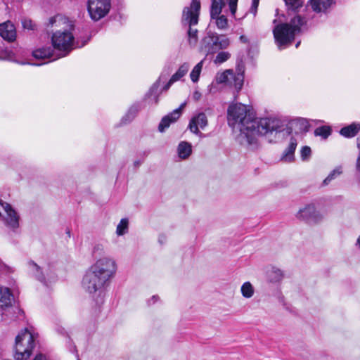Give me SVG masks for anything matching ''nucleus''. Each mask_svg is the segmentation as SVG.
I'll return each mask as SVG.
<instances>
[{"label":"nucleus","mask_w":360,"mask_h":360,"mask_svg":"<svg viewBox=\"0 0 360 360\" xmlns=\"http://www.w3.org/2000/svg\"><path fill=\"white\" fill-rule=\"evenodd\" d=\"M276 22H277V20H274L273 21V22H274V23H276Z\"/></svg>","instance_id":"60"},{"label":"nucleus","mask_w":360,"mask_h":360,"mask_svg":"<svg viewBox=\"0 0 360 360\" xmlns=\"http://www.w3.org/2000/svg\"><path fill=\"white\" fill-rule=\"evenodd\" d=\"M283 278V271L276 267H273L271 271L269 273V279L271 283H277L282 280Z\"/></svg>","instance_id":"25"},{"label":"nucleus","mask_w":360,"mask_h":360,"mask_svg":"<svg viewBox=\"0 0 360 360\" xmlns=\"http://www.w3.org/2000/svg\"><path fill=\"white\" fill-rule=\"evenodd\" d=\"M111 0H88L87 11L94 21H98L110 12Z\"/></svg>","instance_id":"7"},{"label":"nucleus","mask_w":360,"mask_h":360,"mask_svg":"<svg viewBox=\"0 0 360 360\" xmlns=\"http://www.w3.org/2000/svg\"><path fill=\"white\" fill-rule=\"evenodd\" d=\"M142 162L140 160H136L134 162V165L135 167H138L141 165Z\"/></svg>","instance_id":"49"},{"label":"nucleus","mask_w":360,"mask_h":360,"mask_svg":"<svg viewBox=\"0 0 360 360\" xmlns=\"http://www.w3.org/2000/svg\"><path fill=\"white\" fill-rule=\"evenodd\" d=\"M189 65L188 63H184L181 65L178 70L171 77V82H175L183 77L188 72Z\"/></svg>","instance_id":"23"},{"label":"nucleus","mask_w":360,"mask_h":360,"mask_svg":"<svg viewBox=\"0 0 360 360\" xmlns=\"http://www.w3.org/2000/svg\"><path fill=\"white\" fill-rule=\"evenodd\" d=\"M200 96H201V94H200V92H198V91L194 92V94H193V98L195 100H198Z\"/></svg>","instance_id":"44"},{"label":"nucleus","mask_w":360,"mask_h":360,"mask_svg":"<svg viewBox=\"0 0 360 360\" xmlns=\"http://www.w3.org/2000/svg\"><path fill=\"white\" fill-rule=\"evenodd\" d=\"M149 153H150V150H146L143 153V155L146 157V156L148 155Z\"/></svg>","instance_id":"53"},{"label":"nucleus","mask_w":360,"mask_h":360,"mask_svg":"<svg viewBox=\"0 0 360 360\" xmlns=\"http://www.w3.org/2000/svg\"><path fill=\"white\" fill-rule=\"evenodd\" d=\"M241 293L244 297L250 298L254 294V289L250 282H245L241 286Z\"/></svg>","instance_id":"31"},{"label":"nucleus","mask_w":360,"mask_h":360,"mask_svg":"<svg viewBox=\"0 0 360 360\" xmlns=\"http://www.w3.org/2000/svg\"><path fill=\"white\" fill-rule=\"evenodd\" d=\"M14 296L8 288H0V307L4 309L12 305Z\"/></svg>","instance_id":"14"},{"label":"nucleus","mask_w":360,"mask_h":360,"mask_svg":"<svg viewBox=\"0 0 360 360\" xmlns=\"http://www.w3.org/2000/svg\"><path fill=\"white\" fill-rule=\"evenodd\" d=\"M291 124H295L299 131H307L308 130L309 124L307 120L304 118H296L291 120Z\"/></svg>","instance_id":"27"},{"label":"nucleus","mask_w":360,"mask_h":360,"mask_svg":"<svg viewBox=\"0 0 360 360\" xmlns=\"http://www.w3.org/2000/svg\"><path fill=\"white\" fill-rule=\"evenodd\" d=\"M233 75L232 70H226L221 74L217 75V82L219 84L228 83L231 84V77Z\"/></svg>","instance_id":"26"},{"label":"nucleus","mask_w":360,"mask_h":360,"mask_svg":"<svg viewBox=\"0 0 360 360\" xmlns=\"http://www.w3.org/2000/svg\"><path fill=\"white\" fill-rule=\"evenodd\" d=\"M129 221L127 218H123L120 220L117 226L116 233L118 236H123L128 231Z\"/></svg>","instance_id":"28"},{"label":"nucleus","mask_w":360,"mask_h":360,"mask_svg":"<svg viewBox=\"0 0 360 360\" xmlns=\"http://www.w3.org/2000/svg\"><path fill=\"white\" fill-rule=\"evenodd\" d=\"M230 45V40L226 35L208 32L201 42L200 51L207 54H213L220 49H226Z\"/></svg>","instance_id":"6"},{"label":"nucleus","mask_w":360,"mask_h":360,"mask_svg":"<svg viewBox=\"0 0 360 360\" xmlns=\"http://www.w3.org/2000/svg\"><path fill=\"white\" fill-rule=\"evenodd\" d=\"M53 55V50L51 46L42 47L32 51V56L36 59L51 58Z\"/></svg>","instance_id":"18"},{"label":"nucleus","mask_w":360,"mask_h":360,"mask_svg":"<svg viewBox=\"0 0 360 360\" xmlns=\"http://www.w3.org/2000/svg\"><path fill=\"white\" fill-rule=\"evenodd\" d=\"M117 271L115 262L108 257L98 259L86 271L82 281V287L89 294L98 293L95 299L97 305L104 302V290L110 284Z\"/></svg>","instance_id":"2"},{"label":"nucleus","mask_w":360,"mask_h":360,"mask_svg":"<svg viewBox=\"0 0 360 360\" xmlns=\"http://www.w3.org/2000/svg\"><path fill=\"white\" fill-rule=\"evenodd\" d=\"M296 127H295V124H291V121H290L288 122V124H287V127H286V131H287V133L288 134H290L292 133V131L294 129H295Z\"/></svg>","instance_id":"40"},{"label":"nucleus","mask_w":360,"mask_h":360,"mask_svg":"<svg viewBox=\"0 0 360 360\" xmlns=\"http://www.w3.org/2000/svg\"><path fill=\"white\" fill-rule=\"evenodd\" d=\"M89 40H90V37H89V38L87 39V40H86V41H85L82 44V46L85 45V44L88 42V41H89Z\"/></svg>","instance_id":"56"},{"label":"nucleus","mask_w":360,"mask_h":360,"mask_svg":"<svg viewBox=\"0 0 360 360\" xmlns=\"http://www.w3.org/2000/svg\"><path fill=\"white\" fill-rule=\"evenodd\" d=\"M100 250V245H98L94 247V252H95L96 250Z\"/></svg>","instance_id":"54"},{"label":"nucleus","mask_w":360,"mask_h":360,"mask_svg":"<svg viewBox=\"0 0 360 360\" xmlns=\"http://www.w3.org/2000/svg\"><path fill=\"white\" fill-rule=\"evenodd\" d=\"M225 6L224 0H212L210 8V18L214 19L221 13L223 7Z\"/></svg>","instance_id":"19"},{"label":"nucleus","mask_w":360,"mask_h":360,"mask_svg":"<svg viewBox=\"0 0 360 360\" xmlns=\"http://www.w3.org/2000/svg\"><path fill=\"white\" fill-rule=\"evenodd\" d=\"M30 264L35 266L37 271H41V267L39 265H37L34 262L31 261Z\"/></svg>","instance_id":"46"},{"label":"nucleus","mask_w":360,"mask_h":360,"mask_svg":"<svg viewBox=\"0 0 360 360\" xmlns=\"http://www.w3.org/2000/svg\"><path fill=\"white\" fill-rule=\"evenodd\" d=\"M360 131V123L353 122L349 125L342 127L340 130V134L345 138H353Z\"/></svg>","instance_id":"16"},{"label":"nucleus","mask_w":360,"mask_h":360,"mask_svg":"<svg viewBox=\"0 0 360 360\" xmlns=\"http://www.w3.org/2000/svg\"><path fill=\"white\" fill-rule=\"evenodd\" d=\"M158 88V84H157V83H155L152 86V87L150 89V92L153 93L155 90H157Z\"/></svg>","instance_id":"45"},{"label":"nucleus","mask_w":360,"mask_h":360,"mask_svg":"<svg viewBox=\"0 0 360 360\" xmlns=\"http://www.w3.org/2000/svg\"><path fill=\"white\" fill-rule=\"evenodd\" d=\"M230 57L231 53L229 52L221 51L217 53L214 61L216 64H221L229 60Z\"/></svg>","instance_id":"33"},{"label":"nucleus","mask_w":360,"mask_h":360,"mask_svg":"<svg viewBox=\"0 0 360 360\" xmlns=\"http://www.w3.org/2000/svg\"><path fill=\"white\" fill-rule=\"evenodd\" d=\"M160 299L158 295H153L151 297V300H153V302L155 303Z\"/></svg>","instance_id":"48"},{"label":"nucleus","mask_w":360,"mask_h":360,"mask_svg":"<svg viewBox=\"0 0 360 360\" xmlns=\"http://www.w3.org/2000/svg\"><path fill=\"white\" fill-rule=\"evenodd\" d=\"M331 133L332 129L330 127L326 125L319 127L314 130V135L321 136L323 139H328Z\"/></svg>","instance_id":"24"},{"label":"nucleus","mask_w":360,"mask_h":360,"mask_svg":"<svg viewBox=\"0 0 360 360\" xmlns=\"http://www.w3.org/2000/svg\"><path fill=\"white\" fill-rule=\"evenodd\" d=\"M287 8L288 15H294L289 22L279 23L274 27L273 34L275 42L280 49L290 46L295 35L300 33L301 27L306 24L305 18L298 15L303 6V0H283Z\"/></svg>","instance_id":"3"},{"label":"nucleus","mask_w":360,"mask_h":360,"mask_svg":"<svg viewBox=\"0 0 360 360\" xmlns=\"http://www.w3.org/2000/svg\"><path fill=\"white\" fill-rule=\"evenodd\" d=\"M231 86L233 85L237 93H238L243 88L244 82L243 72H238L237 74L233 72V75L231 77Z\"/></svg>","instance_id":"21"},{"label":"nucleus","mask_w":360,"mask_h":360,"mask_svg":"<svg viewBox=\"0 0 360 360\" xmlns=\"http://www.w3.org/2000/svg\"><path fill=\"white\" fill-rule=\"evenodd\" d=\"M301 158L302 160H307L309 158L311 154V150L309 146H303L300 151Z\"/></svg>","instance_id":"34"},{"label":"nucleus","mask_w":360,"mask_h":360,"mask_svg":"<svg viewBox=\"0 0 360 360\" xmlns=\"http://www.w3.org/2000/svg\"><path fill=\"white\" fill-rule=\"evenodd\" d=\"M73 41L74 36L68 30L56 31L51 37L53 47L58 51H70Z\"/></svg>","instance_id":"8"},{"label":"nucleus","mask_w":360,"mask_h":360,"mask_svg":"<svg viewBox=\"0 0 360 360\" xmlns=\"http://www.w3.org/2000/svg\"><path fill=\"white\" fill-rule=\"evenodd\" d=\"M357 148L359 150V155L356 162V169L359 173V184H360V142L357 143Z\"/></svg>","instance_id":"38"},{"label":"nucleus","mask_w":360,"mask_h":360,"mask_svg":"<svg viewBox=\"0 0 360 360\" xmlns=\"http://www.w3.org/2000/svg\"><path fill=\"white\" fill-rule=\"evenodd\" d=\"M37 278L40 281H44L45 280V277L42 274H41V275H39Z\"/></svg>","instance_id":"50"},{"label":"nucleus","mask_w":360,"mask_h":360,"mask_svg":"<svg viewBox=\"0 0 360 360\" xmlns=\"http://www.w3.org/2000/svg\"><path fill=\"white\" fill-rule=\"evenodd\" d=\"M300 44V41H298L296 44H295V46L297 48Z\"/></svg>","instance_id":"57"},{"label":"nucleus","mask_w":360,"mask_h":360,"mask_svg":"<svg viewBox=\"0 0 360 360\" xmlns=\"http://www.w3.org/2000/svg\"><path fill=\"white\" fill-rule=\"evenodd\" d=\"M213 20H215V24L218 29L226 30L229 27V22L226 16L219 15Z\"/></svg>","instance_id":"29"},{"label":"nucleus","mask_w":360,"mask_h":360,"mask_svg":"<svg viewBox=\"0 0 360 360\" xmlns=\"http://www.w3.org/2000/svg\"><path fill=\"white\" fill-rule=\"evenodd\" d=\"M202 68V61L198 63L192 70L190 77L192 82H197L199 79L200 75Z\"/></svg>","instance_id":"32"},{"label":"nucleus","mask_w":360,"mask_h":360,"mask_svg":"<svg viewBox=\"0 0 360 360\" xmlns=\"http://www.w3.org/2000/svg\"><path fill=\"white\" fill-rule=\"evenodd\" d=\"M35 347L33 335L27 328L22 329L15 337L14 358L15 360H27Z\"/></svg>","instance_id":"4"},{"label":"nucleus","mask_w":360,"mask_h":360,"mask_svg":"<svg viewBox=\"0 0 360 360\" xmlns=\"http://www.w3.org/2000/svg\"><path fill=\"white\" fill-rule=\"evenodd\" d=\"M6 225L12 229H15L19 226V216L15 211H11V213L7 214L5 219Z\"/></svg>","instance_id":"22"},{"label":"nucleus","mask_w":360,"mask_h":360,"mask_svg":"<svg viewBox=\"0 0 360 360\" xmlns=\"http://www.w3.org/2000/svg\"><path fill=\"white\" fill-rule=\"evenodd\" d=\"M174 82H171V79L169 80L167 84L164 86V89L167 90L169 88V86L173 84Z\"/></svg>","instance_id":"47"},{"label":"nucleus","mask_w":360,"mask_h":360,"mask_svg":"<svg viewBox=\"0 0 360 360\" xmlns=\"http://www.w3.org/2000/svg\"><path fill=\"white\" fill-rule=\"evenodd\" d=\"M239 39L243 44H247V43L249 42V40H248V37L246 36H245V35H241L239 37Z\"/></svg>","instance_id":"43"},{"label":"nucleus","mask_w":360,"mask_h":360,"mask_svg":"<svg viewBox=\"0 0 360 360\" xmlns=\"http://www.w3.org/2000/svg\"><path fill=\"white\" fill-rule=\"evenodd\" d=\"M22 25L23 28L34 30L35 25L30 19L25 18L22 20Z\"/></svg>","instance_id":"36"},{"label":"nucleus","mask_w":360,"mask_h":360,"mask_svg":"<svg viewBox=\"0 0 360 360\" xmlns=\"http://www.w3.org/2000/svg\"><path fill=\"white\" fill-rule=\"evenodd\" d=\"M207 117L204 112H199L195 116L193 117L189 122L188 128L191 132L196 135H201L198 127L204 129L207 125Z\"/></svg>","instance_id":"11"},{"label":"nucleus","mask_w":360,"mask_h":360,"mask_svg":"<svg viewBox=\"0 0 360 360\" xmlns=\"http://www.w3.org/2000/svg\"><path fill=\"white\" fill-rule=\"evenodd\" d=\"M4 205H5L4 206V208L7 214L11 213V211H15V210L13 209L12 206L10 204L4 202Z\"/></svg>","instance_id":"41"},{"label":"nucleus","mask_w":360,"mask_h":360,"mask_svg":"<svg viewBox=\"0 0 360 360\" xmlns=\"http://www.w3.org/2000/svg\"><path fill=\"white\" fill-rule=\"evenodd\" d=\"M356 246L360 249V236H359V238H357L356 240Z\"/></svg>","instance_id":"51"},{"label":"nucleus","mask_w":360,"mask_h":360,"mask_svg":"<svg viewBox=\"0 0 360 360\" xmlns=\"http://www.w3.org/2000/svg\"><path fill=\"white\" fill-rule=\"evenodd\" d=\"M200 11V0H192L189 7H185L183 11L182 22H186L188 25L187 31L188 42L191 45H196L198 42L197 29L192 28V25H195L198 22Z\"/></svg>","instance_id":"5"},{"label":"nucleus","mask_w":360,"mask_h":360,"mask_svg":"<svg viewBox=\"0 0 360 360\" xmlns=\"http://www.w3.org/2000/svg\"><path fill=\"white\" fill-rule=\"evenodd\" d=\"M0 36L8 42H13L16 39V30L14 24L10 20L0 24Z\"/></svg>","instance_id":"12"},{"label":"nucleus","mask_w":360,"mask_h":360,"mask_svg":"<svg viewBox=\"0 0 360 360\" xmlns=\"http://www.w3.org/2000/svg\"><path fill=\"white\" fill-rule=\"evenodd\" d=\"M68 347L70 350V352L75 354L77 358V360H79V354H78V351L77 349V347L76 345H75L73 340H72V338H70V336H68Z\"/></svg>","instance_id":"35"},{"label":"nucleus","mask_w":360,"mask_h":360,"mask_svg":"<svg viewBox=\"0 0 360 360\" xmlns=\"http://www.w3.org/2000/svg\"><path fill=\"white\" fill-rule=\"evenodd\" d=\"M297 145V139L291 137L288 148L283 151L281 160L291 162L295 160V151Z\"/></svg>","instance_id":"13"},{"label":"nucleus","mask_w":360,"mask_h":360,"mask_svg":"<svg viewBox=\"0 0 360 360\" xmlns=\"http://www.w3.org/2000/svg\"><path fill=\"white\" fill-rule=\"evenodd\" d=\"M66 233L68 234V237H70V229H66Z\"/></svg>","instance_id":"55"},{"label":"nucleus","mask_w":360,"mask_h":360,"mask_svg":"<svg viewBox=\"0 0 360 360\" xmlns=\"http://www.w3.org/2000/svg\"><path fill=\"white\" fill-rule=\"evenodd\" d=\"M297 217L309 224H317L323 219L322 215L313 205H307L304 208L300 210L297 214Z\"/></svg>","instance_id":"9"},{"label":"nucleus","mask_w":360,"mask_h":360,"mask_svg":"<svg viewBox=\"0 0 360 360\" xmlns=\"http://www.w3.org/2000/svg\"><path fill=\"white\" fill-rule=\"evenodd\" d=\"M159 241H160V243H162V241H163V239H162V238H161V237H160V238H159Z\"/></svg>","instance_id":"58"},{"label":"nucleus","mask_w":360,"mask_h":360,"mask_svg":"<svg viewBox=\"0 0 360 360\" xmlns=\"http://www.w3.org/2000/svg\"><path fill=\"white\" fill-rule=\"evenodd\" d=\"M177 150L179 156L182 159L188 158L192 152L191 143L186 141H181L179 144Z\"/></svg>","instance_id":"20"},{"label":"nucleus","mask_w":360,"mask_h":360,"mask_svg":"<svg viewBox=\"0 0 360 360\" xmlns=\"http://www.w3.org/2000/svg\"><path fill=\"white\" fill-rule=\"evenodd\" d=\"M342 173V167H338L330 172L328 176L323 180V185H328L332 180L335 179L337 176Z\"/></svg>","instance_id":"30"},{"label":"nucleus","mask_w":360,"mask_h":360,"mask_svg":"<svg viewBox=\"0 0 360 360\" xmlns=\"http://www.w3.org/2000/svg\"><path fill=\"white\" fill-rule=\"evenodd\" d=\"M186 103H183L180 106L174 110L172 112L164 116L158 125V130L160 132H164L171 124L176 122L182 113V109L185 107Z\"/></svg>","instance_id":"10"},{"label":"nucleus","mask_w":360,"mask_h":360,"mask_svg":"<svg viewBox=\"0 0 360 360\" xmlns=\"http://www.w3.org/2000/svg\"><path fill=\"white\" fill-rule=\"evenodd\" d=\"M141 108L140 103H134L133 104L129 109L128 110L126 115L122 118L121 122L123 124H127L132 121L134 117L136 116L138 112L140 111Z\"/></svg>","instance_id":"17"},{"label":"nucleus","mask_w":360,"mask_h":360,"mask_svg":"<svg viewBox=\"0 0 360 360\" xmlns=\"http://www.w3.org/2000/svg\"><path fill=\"white\" fill-rule=\"evenodd\" d=\"M228 124L234 127L238 123L240 136L245 139L248 146L257 147V135L265 136L272 132L283 130L281 121L272 118H257L247 110L245 105L240 103L229 105L227 110Z\"/></svg>","instance_id":"1"},{"label":"nucleus","mask_w":360,"mask_h":360,"mask_svg":"<svg viewBox=\"0 0 360 360\" xmlns=\"http://www.w3.org/2000/svg\"><path fill=\"white\" fill-rule=\"evenodd\" d=\"M159 241H160V243H162V241H163V239H162V238H161V237H160V238H159Z\"/></svg>","instance_id":"59"},{"label":"nucleus","mask_w":360,"mask_h":360,"mask_svg":"<svg viewBox=\"0 0 360 360\" xmlns=\"http://www.w3.org/2000/svg\"><path fill=\"white\" fill-rule=\"evenodd\" d=\"M309 3L314 11L326 13L328 8L334 3V0H309Z\"/></svg>","instance_id":"15"},{"label":"nucleus","mask_w":360,"mask_h":360,"mask_svg":"<svg viewBox=\"0 0 360 360\" xmlns=\"http://www.w3.org/2000/svg\"><path fill=\"white\" fill-rule=\"evenodd\" d=\"M55 22H56V18H55V17H52V18H51L49 19V23H50L51 25H53V23H55Z\"/></svg>","instance_id":"52"},{"label":"nucleus","mask_w":360,"mask_h":360,"mask_svg":"<svg viewBox=\"0 0 360 360\" xmlns=\"http://www.w3.org/2000/svg\"><path fill=\"white\" fill-rule=\"evenodd\" d=\"M259 0H252V1L250 11L255 15H256L257 11V8H258V6H259Z\"/></svg>","instance_id":"37"},{"label":"nucleus","mask_w":360,"mask_h":360,"mask_svg":"<svg viewBox=\"0 0 360 360\" xmlns=\"http://www.w3.org/2000/svg\"><path fill=\"white\" fill-rule=\"evenodd\" d=\"M33 360H46V356L43 354H38Z\"/></svg>","instance_id":"42"},{"label":"nucleus","mask_w":360,"mask_h":360,"mask_svg":"<svg viewBox=\"0 0 360 360\" xmlns=\"http://www.w3.org/2000/svg\"><path fill=\"white\" fill-rule=\"evenodd\" d=\"M56 331H57V333H58V334H60V335H63V336H65V337H67L68 338V336H70V335H69V334L68 333V332H67V331L65 330V328H63V327H58V328H56Z\"/></svg>","instance_id":"39"}]
</instances>
